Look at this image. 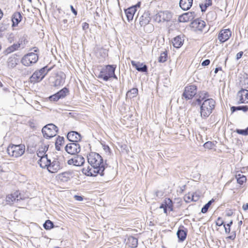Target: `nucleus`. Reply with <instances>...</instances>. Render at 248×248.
Segmentation results:
<instances>
[{
    "label": "nucleus",
    "instance_id": "338daca9",
    "mask_svg": "<svg viewBox=\"0 0 248 248\" xmlns=\"http://www.w3.org/2000/svg\"><path fill=\"white\" fill-rule=\"evenodd\" d=\"M236 237V233L235 232H233V234L232 235L229 236L227 238L231 239V240H234L235 238Z\"/></svg>",
    "mask_w": 248,
    "mask_h": 248
},
{
    "label": "nucleus",
    "instance_id": "cd10ccee",
    "mask_svg": "<svg viewBox=\"0 0 248 248\" xmlns=\"http://www.w3.org/2000/svg\"><path fill=\"white\" fill-rule=\"evenodd\" d=\"M134 9V7H130L124 10L127 19L128 21H130L133 19L134 15L136 13V10Z\"/></svg>",
    "mask_w": 248,
    "mask_h": 248
},
{
    "label": "nucleus",
    "instance_id": "603ef678",
    "mask_svg": "<svg viewBox=\"0 0 248 248\" xmlns=\"http://www.w3.org/2000/svg\"><path fill=\"white\" fill-rule=\"evenodd\" d=\"M216 224L217 226H221L223 225H224V222L221 220V217H218L217 218V220L216 222Z\"/></svg>",
    "mask_w": 248,
    "mask_h": 248
},
{
    "label": "nucleus",
    "instance_id": "a18cd8bd",
    "mask_svg": "<svg viewBox=\"0 0 248 248\" xmlns=\"http://www.w3.org/2000/svg\"><path fill=\"white\" fill-rule=\"evenodd\" d=\"M237 183L240 185H243L247 180L246 177L244 175L238 174L236 176Z\"/></svg>",
    "mask_w": 248,
    "mask_h": 248
},
{
    "label": "nucleus",
    "instance_id": "4d7b16f0",
    "mask_svg": "<svg viewBox=\"0 0 248 248\" xmlns=\"http://www.w3.org/2000/svg\"><path fill=\"white\" fill-rule=\"evenodd\" d=\"M210 61L209 59H206L202 62V66H207L210 64Z\"/></svg>",
    "mask_w": 248,
    "mask_h": 248
},
{
    "label": "nucleus",
    "instance_id": "6e6d98bb",
    "mask_svg": "<svg viewBox=\"0 0 248 248\" xmlns=\"http://www.w3.org/2000/svg\"><path fill=\"white\" fill-rule=\"evenodd\" d=\"M210 207L208 206L206 204H205L203 207L202 208L201 212L203 214L206 213Z\"/></svg>",
    "mask_w": 248,
    "mask_h": 248
},
{
    "label": "nucleus",
    "instance_id": "680f3d73",
    "mask_svg": "<svg viewBox=\"0 0 248 248\" xmlns=\"http://www.w3.org/2000/svg\"><path fill=\"white\" fill-rule=\"evenodd\" d=\"M242 85L243 86H244L245 88H246V89L248 88V77H247L246 78H245L244 84H243L242 83Z\"/></svg>",
    "mask_w": 248,
    "mask_h": 248
},
{
    "label": "nucleus",
    "instance_id": "c9c22d12",
    "mask_svg": "<svg viewBox=\"0 0 248 248\" xmlns=\"http://www.w3.org/2000/svg\"><path fill=\"white\" fill-rule=\"evenodd\" d=\"M138 93V90L136 88H133L129 90L126 94V97L133 98L137 96Z\"/></svg>",
    "mask_w": 248,
    "mask_h": 248
},
{
    "label": "nucleus",
    "instance_id": "c03bdc74",
    "mask_svg": "<svg viewBox=\"0 0 248 248\" xmlns=\"http://www.w3.org/2000/svg\"><path fill=\"white\" fill-rule=\"evenodd\" d=\"M54 226L53 223L50 220H46L43 224V227L46 230H49Z\"/></svg>",
    "mask_w": 248,
    "mask_h": 248
},
{
    "label": "nucleus",
    "instance_id": "49530a36",
    "mask_svg": "<svg viewBox=\"0 0 248 248\" xmlns=\"http://www.w3.org/2000/svg\"><path fill=\"white\" fill-rule=\"evenodd\" d=\"M200 96V98H201L202 99L204 100L209 99V97L210 96L208 93L205 91L201 92Z\"/></svg>",
    "mask_w": 248,
    "mask_h": 248
},
{
    "label": "nucleus",
    "instance_id": "9b49d317",
    "mask_svg": "<svg viewBox=\"0 0 248 248\" xmlns=\"http://www.w3.org/2000/svg\"><path fill=\"white\" fill-rule=\"evenodd\" d=\"M65 75L63 72L57 74L54 78V80L53 81V86L59 88L63 85L65 82Z\"/></svg>",
    "mask_w": 248,
    "mask_h": 248
},
{
    "label": "nucleus",
    "instance_id": "c85d7f7f",
    "mask_svg": "<svg viewBox=\"0 0 248 248\" xmlns=\"http://www.w3.org/2000/svg\"><path fill=\"white\" fill-rule=\"evenodd\" d=\"M138 244V240L137 238L130 236L128 237L126 245L131 248H136Z\"/></svg>",
    "mask_w": 248,
    "mask_h": 248
},
{
    "label": "nucleus",
    "instance_id": "a878e982",
    "mask_svg": "<svg viewBox=\"0 0 248 248\" xmlns=\"http://www.w3.org/2000/svg\"><path fill=\"white\" fill-rule=\"evenodd\" d=\"M43 78L44 76H42L41 74H40L38 71H36L30 77V81L34 83L41 81Z\"/></svg>",
    "mask_w": 248,
    "mask_h": 248
},
{
    "label": "nucleus",
    "instance_id": "1a4fd4ad",
    "mask_svg": "<svg viewBox=\"0 0 248 248\" xmlns=\"http://www.w3.org/2000/svg\"><path fill=\"white\" fill-rule=\"evenodd\" d=\"M80 146L77 142H71L68 143L65 147L66 152L70 155H75L80 151Z\"/></svg>",
    "mask_w": 248,
    "mask_h": 248
},
{
    "label": "nucleus",
    "instance_id": "4c0bfd02",
    "mask_svg": "<svg viewBox=\"0 0 248 248\" xmlns=\"http://www.w3.org/2000/svg\"><path fill=\"white\" fill-rule=\"evenodd\" d=\"M232 112L233 113L237 110H242L244 112H247L248 110V106H233L231 108Z\"/></svg>",
    "mask_w": 248,
    "mask_h": 248
},
{
    "label": "nucleus",
    "instance_id": "de8ad7c7",
    "mask_svg": "<svg viewBox=\"0 0 248 248\" xmlns=\"http://www.w3.org/2000/svg\"><path fill=\"white\" fill-rule=\"evenodd\" d=\"M232 220H231L229 223H227V224H224L225 232L226 233H229L230 232V227L232 224Z\"/></svg>",
    "mask_w": 248,
    "mask_h": 248
},
{
    "label": "nucleus",
    "instance_id": "774afa93",
    "mask_svg": "<svg viewBox=\"0 0 248 248\" xmlns=\"http://www.w3.org/2000/svg\"><path fill=\"white\" fill-rule=\"evenodd\" d=\"M75 198L76 200L78 201H82L83 200V198L81 196L75 195Z\"/></svg>",
    "mask_w": 248,
    "mask_h": 248
},
{
    "label": "nucleus",
    "instance_id": "393cba45",
    "mask_svg": "<svg viewBox=\"0 0 248 248\" xmlns=\"http://www.w3.org/2000/svg\"><path fill=\"white\" fill-rule=\"evenodd\" d=\"M73 176V172L72 171H67L59 175V178L63 182H67Z\"/></svg>",
    "mask_w": 248,
    "mask_h": 248
},
{
    "label": "nucleus",
    "instance_id": "6ab92c4d",
    "mask_svg": "<svg viewBox=\"0 0 248 248\" xmlns=\"http://www.w3.org/2000/svg\"><path fill=\"white\" fill-rule=\"evenodd\" d=\"M19 55L15 54L10 56L7 60V65L10 68H13L16 66L19 62V59L17 58Z\"/></svg>",
    "mask_w": 248,
    "mask_h": 248
},
{
    "label": "nucleus",
    "instance_id": "864d4df0",
    "mask_svg": "<svg viewBox=\"0 0 248 248\" xmlns=\"http://www.w3.org/2000/svg\"><path fill=\"white\" fill-rule=\"evenodd\" d=\"M236 132L237 134H240V135H245V136L247 135L245 129H237L236 130Z\"/></svg>",
    "mask_w": 248,
    "mask_h": 248
},
{
    "label": "nucleus",
    "instance_id": "4be33fe9",
    "mask_svg": "<svg viewBox=\"0 0 248 248\" xmlns=\"http://www.w3.org/2000/svg\"><path fill=\"white\" fill-rule=\"evenodd\" d=\"M193 0H180L179 6L184 11L189 10L192 6Z\"/></svg>",
    "mask_w": 248,
    "mask_h": 248
},
{
    "label": "nucleus",
    "instance_id": "6e6552de",
    "mask_svg": "<svg viewBox=\"0 0 248 248\" xmlns=\"http://www.w3.org/2000/svg\"><path fill=\"white\" fill-rule=\"evenodd\" d=\"M171 18V13L168 11H165L160 12L156 14L155 17V20L159 23L161 22L169 21Z\"/></svg>",
    "mask_w": 248,
    "mask_h": 248
},
{
    "label": "nucleus",
    "instance_id": "72a5a7b5",
    "mask_svg": "<svg viewBox=\"0 0 248 248\" xmlns=\"http://www.w3.org/2000/svg\"><path fill=\"white\" fill-rule=\"evenodd\" d=\"M69 93V89L66 87H64L56 93L60 99L64 98Z\"/></svg>",
    "mask_w": 248,
    "mask_h": 248
},
{
    "label": "nucleus",
    "instance_id": "bf43d9fd",
    "mask_svg": "<svg viewBox=\"0 0 248 248\" xmlns=\"http://www.w3.org/2000/svg\"><path fill=\"white\" fill-rule=\"evenodd\" d=\"M82 29L83 30L85 31L89 28V24H88L86 22H84L82 23Z\"/></svg>",
    "mask_w": 248,
    "mask_h": 248
},
{
    "label": "nucleus",
    "instance_id": "f257e3e1",
    "mask_svg": "<svg viewBox=\"0 0 248 248\" xmlns=\"http://www.w3.org/2000/svg\"><path fill=\"white\" fill-rule=\"evenodd\" d=\"M88 162L92 167L99 168L102 171V173L105 174V170L107 164L104 162L102 156L98 153L91 152L87 156Z\"/></svg>",
    "mask_w": 248,
    "mask_h": 248
},
{
    "label": "nucleus",
    "instance_id": "7ed1b4c3",
    "mask_svg": "<svg viewBox=\"0 0 248 248\" xmlns=\"http://www.w3.org/2000/svg\"><path fill=\"white\" fill-rule=\"evenodd\" d=\"M216 102L212 99L204 100L200 107L201 116L202 119H206L212 113L215 108Z\"/></svg>",
    "mask_w": 248,
    "mask_h": 248
},
{
    "label": "nucleus",
    "instance_id": "b1692460",
    "mask_svg": "<svg viewBox=\"0 0 248 248\" xmlns=\"http://www.w3.org/2000/svg\"><path fill=\"white\" fill-rule=\"evenodd\" d=\"M22 16L20 12H15L12 16V27H16L21 21Z\"/></svg>",
    "mask_w": 248,
    "mask_h": 248
},
{
    "label": "nucleus",
    "instance_id": "20e7f679",
    "mask_svg": "<svg viewBox=\"0 0 248 248\" xmlns=\"http://www.w3.org/2000/svg\"><path fill=\"white\" fill-rule=\"evenodd\" d=\"M25 151V146L24 144L10 145L7 149L8 155L12 157H18L24 154Z\"/></svg>",
    "mask_w": 248,
    "mask_h": 248
},
{
    "label": "nucleus",
    "instance_id": "5701e85b",
    "mask_svg": "<svg viewBox=\"0 0 248 248\" xmlns=\"http://www.w3.org/2000/svg\"><path fill=\"white\" fill-rule=\"evenodd\" d=\"M50 159H48L47 156L46 155L40 157V159L38 161V163L41 168L47 169L49 165H50Z\"/></svg>",
    "mask_w": 248,
    "mask_h": 248
},
{
    "label": "nucleus",
    "instance_id": "0e129e2a",
    "mask_svg": "<svg viewBox=\"0 0 248 248\" xmlns=\"http://www.w3.org/2000/svg\"><path fill=\"white\" fill-rule=\"evenodd\" d=\"M215 12H212V11L209 12L207 15V16L208 17H209V16H211L212 17V18H215Z\"/></svg>",
    "mask_w": 248,
    "mask_h": 248
},
{
    "label": "nucleus",
    "instance_id": "39448f33",
    "mask_svg": "<svg viewBox=\"0 0 248 248\" xmlns=\"http://www.w3.org/2000/svg\"><path fill=\"white\" fill-rule=\"evenodd\" d=\"M58 128L53 124H49L44 126L42 129L44 137L46 139H50L56 135Z\"/></svg>",
    "mask_w": 248,
    "mask_h": 248
},
{
    "label": "nucleus",
    "instance_id": "79ce46f5",
    "mask_svg": "<svg viewBox=\"0 0 248 248\" xmlns=\"http://www.w3.org/2000/svg\"><path fill=\"white\" fill-rule=\"evenodd\" d=\"M168 58V53L167 51H164L162 52L160 54V56L158 58V61L159 62H165Z\"/></svg>",
    "mask_w": 248,
    "mask_h": 248
},
{
    "label": "nucleus",
    "instance_id": "2f4dec72",
    "mask_svg": "<svg viewBox=\"0 0 248 248\" xmlns=\"http://www.w3.org/2000/svg\"><path fill=\"white\" fill-rule=\"evenodd\" d=\"M177 235L179 241L183 242L186 238L187 235V230L179 229L177 232Z\"/></svg>",
    "mask_w": 248,
    "mask_h": 248
},
{
    "label": "nucleus",
    "instance_id": "a211bd4d",
    "mask_svg": "<svg viewBox=\"0 0 248 248\" xmlns=\"http://www.w3.org/2000/svg\"><path fill=\"white\" fill-rule=\"evenodd\" d=\"M131 63L132 65L139 72L144 73L148 71L147 66L143 63L136 62L134 61H131Z\"/></svg>",
    "mask_w": 248,
    "mask_h": 248
},
{
    "label": "nucleus",
    "instance_id": "ea45409f",
    "mask_svg": "<svg viewBox=\"0 0 248 248\" xmlns=\"http://www.w3.org/2000/svg\"><path fill=\"white\" fill-rule=\"evenodd\" d=\"M28 42V36L27 35L24 34L23 36L20 37L18 43L19 44L20 46H21L26 45ZM24 46H23V47H24Z\"/></svg>",
    "mask_w": 248,
    "mask_h": 248
},
{
    "label": "nucleus",
    "instance_id": "f3484780",
    "mask_svg": "<svg viewBox=\"0 0 248 248\" xmlns=\"http://www.w3.org/2000/svg\"><path fill=\"white\" fill-rule=\"evenodd\" d=\"M85 162L84 158L79 155H77L74 158L69 159L67 163L69 165H74L76 166H80L83 165Z\"/></svg>",
    "mask_w": 248,
    "mask_h": 248
},
{
    "label": "nucleus",
    "instance_id": "aec40b11",
    "mask_svg": "<svg viewBox=\"0 0 248 248\" xmlns=\"http://www.w3.org/2000/svg\"><path fill=\"white\" fill-rule=\"evenodd\" d=\"M94 51L97 57L105 58L108 56V50L103 47L96 46L94 48Z\"/></svg>",
    "mask_w": 248,
    "mask_h": 248
},
{
    "label": "nucleus",
    "instance_id": "58836bf2",
    "mask_svg": "<svg viewBox=\"0 0 248 248\" xmlns=\"http://www.w3.org/2000/svg\"><path fill=\"white\" fill-rule=\"evenodd\" d=\"M212 4V0H205L204 4H200V7L202 12L206 11L207 8Z\"/></svg>",
    "mask_w": 248,
    "mask_h": 248
},
{
    "label": "nucleus",
    "instance_id": "473e14b6",
    "mask_svg": "<svg viewBox=\"0 0 248 248\" xmlns=\"http://www.w3.org/2000/svg\"><path fill=\"white\" fill-rule=\"evenodd\" d=\"M87 170H89V172L91 173H94L95 174V176L97 174H99L100 176H104V174L102 173V171H100V169L99 168H95L94 167H90L88 166L86 168Z\"/></svg>",
    "mask_w": 248,
    "mask_h": 248
},
{
    "label": "nucleus",
    "instance_id": "412c9836",
    "mask_svg": "<svg viewBox=\"0 0 248 248\" xmlns=\"http://www.w3.org/2000/svg\"><path fill=\"white\" fill-rule=\"evenodd\" d=\"M150 20V13L149 11H146L140 17V24L141 26H144L149 23Z\"/></svg>",
    "mask_w": 248,
    "mask_h": 248
},
{
    "label": "nucleus",
    "instance_id": "13d9d810",
    "mask_svg": "<svg viewBox=\"0 0 248 248\" xmlns=\"http://www.w3.org/2000/svg\"><path fill=\"white\" fill-rule=\"evenodd\" d=\"M14 35L13 33H11L9 35L8 40L10 43H12L14 41Z\"/></svg>",
    "mask_w": 248,
    "mask_h": 248
},
{
    "label": "nucleus",
    "instance_id": "e433bc0d",
    "mask_svg": "<svg viewBox=\"0 0 248 248\" xmlns=\"http://www.w3.org/2000/svg\"><path fill=\"white\" fill-rule=\"evenodd\" d=\"M64 142V138L59 136L55 142V148L57 151L61 150V146L63 144Z\"/></svg>",
    "mask_w": 248,
    "mask_h": 248
},
{
    "label": "nucleus",
    "instance_id": "a19ab883",
    "mask_svg": "<svg viewBox=\"0 0 248 248\" xmlns=\"http://www.w3.org/2000/svg\"><path fill=\"white\" fill-rule=\"evenodd\" d=\"M52 67L48 68L47 66H45L43 68H41L38 72L41 74L42 76H44V78L47 74V73L52 69Z\"/></svg>",
    "mask_w": 248,
    "mask_h": 248
},
{
    "label": "nucleus",
    "instance_id": "2eb2a0df",
    "mask_svg": "<svg viewBox=\"0 0 248 248\" xmlns=\"http://www.w3.org/2000/svg\"><path fill=\"white\" fill-rule=\"evenodd\" d=\"M237 96L239 97V104L248 103V90L242 88L237 93Z\"/></svg>",
    "mask_w": 248,
    "mask_h": 248
},
{
    "label": "nucleus",
    "instance_id": "f8f14e48",
    "mask_svg": "<svg viewBox=\"0 0 248 248\" xmlns=\"http://www.w3.org/2000/svg\"><path fill=\"white\" fill-rule=\"evenodd\" d=\"M20 200H22L20 193L17 191L14 193L7 195L6 198V204L12 205L14 203V202Z\"/></svg>",
    "mask_w": 248,
    "mask_h": 248
},
{
    "label": "nucleus",
    "instance_id": "9d476101",
    "mask_svg": "<svg viewBox=\"0 0 248 248\" xmlns=\"http://www.w3.org/2000/svg\"><path fill=\"white\" fill-rule=\"evenodd\" d=\"M62 167V165L61 163L60 160L55 158L52 162H50V165L48 167L47 170L49 172L53 173L57 172Z\"/></svg>",
    "mask_w": 248,
    "mask_h": 248
},
{
    "label": "nucleus",
    "instance_id": "37998d69",
    "mask_svg": "<svg viewBox=\"0 0 248 248\" xmlns=\"http://www.w3.org/2000/svg\"><path fill=\"white\" fill-rule=\"evenodd\" d=\"M164 203H165L167 208H168L170 211H173L172 201L170 198H166L164 200Z\"/></svg>",
    "mask_w": 248,
    "mask_h": 248
},
{
    "label": "nucleus",
    "instance_id": "e2e57ef3",
    "mask_svg": "<svg viewBox=\"0 0 248 248\" xmlns=\"http://www.w3.org/2000/svg\"><path fill=\"white\" fill-rule=\"evenodd\" d=\"M243 55V51H240L239 52H238L236 54V60H238L239 59H240L242 57Z\"/></svg>",
    "mask_w": 248,
    "mask_h": 248
},
{
    "label": "nucleus",
    "instance_id": "69168bd1",
    "mask_svg": "<svg viewBox=\"0 0 248 248\" xmlns=\"http://www.w3.org/2000/svg\"><path fill=\"white\" fill-rule=\"evenodd\" d=\"M141 5V2L139 1L135 5H133L131 7H134V9L136 10V12L137 11V8H140Z\"/></svg>",
    "mask_w": 248,
    "mask_h": 248
},
{
    "label": "nucleus",
    "instance_id": "ddd939ff",
    "mask_svg": "<svg viewBox=\"0 0 248 248\" xmlns=\"http://www.w3.org/2000/svg\"><path fill=\"white\" fill-rule=\"evenodd\" d=\"M232 35V32L230 29H224L220 31L218 35L219 41L223 43L229 39Z\"/></svg>",
    "mask_w": 248,
    "mask_h": 248
},
{
    "label": "nucleus",
    "instance_id": "423d86ee",
    "mask_svg": "<svg viewBox=\"0 0 248 248\" xmlns=\"http://www.w3.org/2000/svg\"><path fill=\"white\" fill-rule=\"evenodd\" d=\"M197 92V86L195 85L191 84L186 86L185 88L182 97L186 100L191 99L196 94Z\"/></svg>",
    "mask_w": 248,
    "mask_h": 248
},
{
    "label": "nucleus",
    "instance_id": "09e8293b",
    "mask_svg": "<svg viewBox=\"0 0 248 248\" xmlns=\"http://www.w3.org/2000/svg\"><path fill=\"white\" fill-rule=\"evenodd\" d=\"M214 145H215L213 142L208 141L204 143L203 147L205 149H211L213 148Z\"/></svg>",
    "mask_w": 248,
    "mask_h": 248
},
{
    "label": "nucleus",
    "instance_id": "3c124183",
    "mask_svg": "<svg viewBox=\"0 0 248 248\" xmlns=\"http://www.w3.org/2000/svg\"><path fill=\"white\" fill-rule=\"evenodd\" d=\"M49 99L51 101L56 102L60 99V98L59 97V96H57V94L55 93V94L50 96L49 97Z\"/></svg>",
    "mask_w": 248,
    "mask_h": 248
},
{
    "label": "nucleus",
    "instance_id": "052dcab7",
    "mask_svg": "<svg viewBox=\"0 0 248 248\" xmlns=\"http://www.w3.org/2000/svg\"><path fill=\"white\" fill-rule=\"evenodd\" d=\"M70 9H71V10L72 11V12L73 13V14L76 16L78 14V12L74 8V7H73V5H71L70 6Z\"/></svg>",
    "mask_w": 248,
    "mask_h": 248
},
{
    "label": "nucleus",
    "instance_id": "dca6fc26",
    "mask_svg": "<svg viewBox=\"0 0 248 248\" xmlns=\"http://www.w3.org/2000/svg\"><path fill=\"white\" fill-rule=\"evenodd\" d=\"M191 27L194 29L195 31H202V29L205 27L206 23L202 20L200 18H197L194 20L191 23Z\"/></svg>",
    "mask_w": 248,
    "mask_h": 248
},
{
    "label": "nucleus",
    "instance_id": "f03ea898",
    "mask_svg": "<svg viewBox=\"0 0 248 248\" xmlns=\"http://www.w3.org/2000/svg\"><path fill=\"white\" fill-rule=\"evenodd\" d=\"M116 68V65L115 64L105 65L101 68L97 77L98 78L103 79L105 81H108L112 78L117 79L118 78L115 74Z\"/></svg>",
    "mask_w": 248,
    "mask_h": 248
},
{
    "label": "nucleus",
    "instance_id": "7c9ffc66",
    "mask_svg": "<svg viewBox=\"0 0 248 248\" xmlns=\"http://www.w3.org/2000/svg\"><path fill=\"white\" fill-rule=\"evenodd\" d=\"M172 44L174 47L179 48L183 45L184 39H182L180 35L177 36L173 38Z\"/></svg>",
    "mask_w": 248,
    "mask_h": 248
},
{
    "label": "nucleus",
    "instance_id": "4468645a",
    "mask_svg": "<svg viewBox=\"0 0 248 248\" xmlns=\"http://www.w3.org/2000/svg\"><path fill=\"white\" fill-rule=\"evenodd\" d=\"M67 138L71 142L78 143L81 140L82 137L81 135L78 132L71 131L68 133Z\"/></svg>",
    "mask_w": 248,
    "mask_h": 248
},
{
    "label": "nucleus",
    "instance_id": "5fc2aeb1",
    "mask_svg": "<svg viewBox=\"0 0 248 248\" xmlns=\"http://www.w3.org/2000/svg\"><path fill=\"white\" fill-rule=\"evenodd\" d=\"M185 200L186 202H189V201H196L197 200H194V196L192 195V198L190 197V196H185Z\"/></svg>",
    "mask_w": 248,
    "mask_h": 248
},
{
    "label": "nucleus",
    "instance_id": "c756f323",
    "mask_svg": "<svg viewBox=\"0 0 248 248\" xmlns=\"http://www.w3.org/2000/svg\"><path fill=\"white\" fill-rule=\"evenodd\" d=\"M48 145H45L43 143L41 144L37 151V156L39 157L47 155L46 153L48 150Z\"/></svg>",
    "mask_w": 248,
    "mask_h": 248
},
{
    "label": "nucleus",
    "instance_id": "bb28decb",
    "mask_svg": "<svg viewBox=\"0 0 248 248\" xmlns=\"http://www.w3.org/2000/svg\"><path fill=\"white\" fill-rule=\"evenodd\" d=\"M192 18V13L187 12L180 15L178 17L179 22H187Z\"/></svg>",
    "mask_w": 248,
    "mask_h": 248
},
{
    "label": "nucleus",
    "instance_id": "0eeeda50",
    "mask_svg": "<svg viewBox=\"0 0 248 248\" xmlns=\"http://www.w3.org/2000/svg\"><path fill=\"white\" fill-rule=\"evenodd\" d=\"M38 60V56L34 52L29 53L25 55L21 60V63L26 66L36 63Z\"/></svg>",
    "mask_w": 248,
    "mask_h": 248
},
{
    "label": "nucleus",
    "instance_id": "f704fd0d",
    "mask_svg": "<svg viewBox=\"0 0 248 248\" xmlns=\"http://www.w3.org/2000/svg\"><path fill=\"white\" fill-rule=\"evenodd\" d=\"M20 47V44L18 43L14 44L11 46L8 47L5 50V53L6 54H10L16 50H18V49Z\"/></svg>",
    "mask_w": 248,
    "mask_h": 248
},
{
    "label": "nucleus",
    "instance_id": "8fccbe9b",
    "mask_svg": "<svg viewBox=\"0 0 248 248\" xmlns=\"http://www.w3.org/2000/svg\"><path fill=\"white\" fill-rule=\"evenodd\" d=\"M82 172L84 174L87 176H95V174L89 172V170H87L86 168H83L82 169Z\"/></svg>",
    "mask_w": 248,
    "mask_h": 248
}]
</instances>
